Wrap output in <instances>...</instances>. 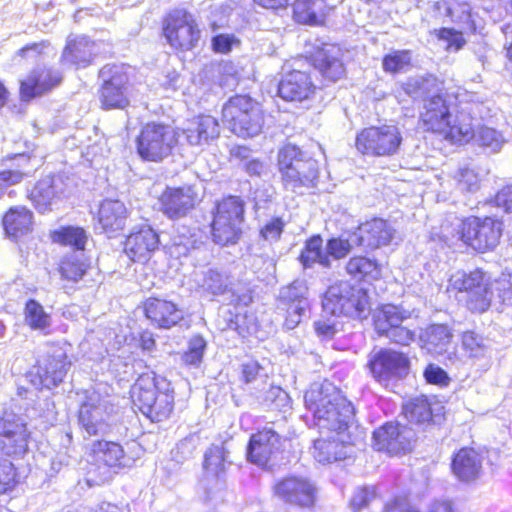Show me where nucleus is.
<instances>
[{"instance_id":"nucleus-1","label":"nucleus","mask_w":512,"mask_h":512,"mask_svg":"<svg viewBox=\"0 0 512 512\" xmlns=\"http://www.w3.org/2000/svg\"><path fill=\"white\" fill-rule=\"evenodd\" d=\"M306 408L313 413L319 430L337 435H355V411L352 403L341 396L331 383H314L304 395Z\"/></svg>"},{"instance_id":"nucleus-2","label":"nucleus","mask_w":512,"mask_h":512,"mask_svg":"<svg viewBox=\"0 0 512 512\" xmlns=\"http://www.w3.org/2000/svg\"><path fill=\"white\" fill-rule=\"evenodd\" d=\"M133 404L152 422L166 420L174 409L171 383L154 372L142 374L132 387Z\"/></svg>"},{"instance_id":"nucleus-3","label":"nucleus","mask_w":512,"mask_h":512,"mask_svg":"<svg viewBox=\"0 0 512 512\" xmlns=\"http://www.w3.org/2000/svg\"><path fill=\"white\" fill-rule=\"evenodd\" d=\"M403 90L410 97L424 101L421 119L426 130L446 131L451 114L440 94V84L435 77H411L403 84Z\"/></svg>"},{"instance_id":"nucleus-4","label":"nucleus","mask_w":512,"mask_h":512,"mask_svg":"<svg viewBox=\"0 0 512 512\" xmlns=\"http://www.w3.org/2000/svg\"><path fill=\"white\" fill-rule=\"evenodd\" d=\"M322 305L324 311L332 315L353 318L366 317L371 309L367 290L348 281H338L329 286Z\"/></svg>"},{"instance_id":"nucleus-5","label":"nucleus","mask_w":512,"mask_h":512,"mask_svg":"<svg viewBox=\"0 0 512 512\" xmlns=\"http://www.w3.org/2000/svg\"><path fill=\"white\" fill-rule=\"evenodd\" d=\"M223 121L241 137L258 135L264 124L260 104L249 95H235L223 105Z\"/></svg>"},{"instance_id":"nucleus-6","label":"nucleus","mask_w":512,"mask_h":512,"mask_svg":"<svg viewBox=\"0 0 512 512\" xmlns=\"http://www.w3.org/2000/svg\"><path fill=\"white\" fill-rule=\"evenodd\" d=\"M403 137L395 125H382L363 129L356 137L359 152L371 156H393L398 153Z\"/></svg>"},{"instance_id":"nucleus-7","label":"nucleus","mask_w":512,"mask_h":512,"mask_svg":"<svg viewBox=\"0 0 512 512\" xmlns=\"http://www.w3.org/2000/svg\"><path fill=\"white\" fill-rule=\"evenodd\" d=\"M136 142L137 152L142 159L158 162L171 153L176 143V131L168 125L147 123Z\"/></svg>"},{"instance_id":"nucleus-8","label":"nucleus","mask_w":512,"mask_h":512,"mask_svg":"<svg viewBox=\"0 0 512 512\" xmlns=\"http://www.w3.org/2000/svg\"><path fill=\"white\" fill-rule=\"evenodd\" d=\"M410 317L407 310L395 305H383L373 314L374 328L378 336L391 343L408 346L415 339V332L402 325Z\"/></svg>"},{"instance_id":"nucleus-9","label":"nucleus","mask_w":512,"mask_h":512,"mask_svg":"<svg viewBox=\"0 0 512 512\" xmlns=\"http://www.w3.org/2000/svg\"><path fill=\"white\" fill-rule=\"evenodd\" d=\"M452 285L459 291H465L467 306L473 312L486 311L493 297L490 277L476 269L470 273L457 272L451 277Z\"/></svg>"},{"instance_id":"nucleus-10","label":"nucleus","mask_w":512,"mask_h":512,"mask_svg":"<svg viewBox=\"0 0 512 512\" xmlns=\"http://www.w3.org/2000/svg\"><path fill=\"white\" fill-rule=\"evenodd\" d=\"M70 366L71 362L67 359L66 351L55 347L26 374V379L37 390L51 389L63 381Z\"/></svg>"},{"instance_id":"nucleus-11","label":"nucleus","mask_w":512,"mask_h":512,"mask_svg":"<svg viewBox=\"0 0 512 512\" xmlns=\"http://www.w3.org/2000/svg\"><path fill=\"white\" fill-rule=\"evenodd\" d=\"M501 223L486 217H470L462 221L460 239L479 252H486L497 246L501 237Z\"/></svg>"},{"instance_id":"nucleus-12","label":"nucleus","mask_w":512,"mask_h":512,"mask_svg":"<svg viewBox=\"0 0 512 512\" xmlns=\"http://www.w3.org/2000/svg\"><path fill=\"white\" fill-rule=\"evenodd\" d=\"M103 80L100 101L104 109H123L128 103L129 77L123 66L107 64L99 71Z\"/></svg>"},{"instance_id":"nucleus-13","label":"nucleus","mask_w":512,"mask_h":512,"mask_svg":"<svg viewBox=\"0 0 512 512\" xmlns=\"http://www.w3.org/2000/svg\"><path fill=\"white\" fill-rule=\"evenodd\" d=\"M163 30L168 43L181 50L192 49L200 38V31L195 20L184 9L170 12L165 19Z\"/></svg>"},{"instance_id":"nucleus-14","label":"nucleus","mask_w":512,"mask_h":512,"mask_svg":"<svg viewBox=\"0 0 512 512\" xmlns=\"http://www.w3.org/2000/svg\"><path fill=\"white\" fill-rule=\"evenodd\" d=\"M373 378L384 386L404 378L408 374L409 359L401 352L381 349L368 362Z\"/></svg>"},{"instance_id":"nucleus-15","label":"nucleus","mask_w":512,"mask_h":512,"mask_svg":"<svg viewBox=\"0 0 512 512\" xmlns=\"http://www.w3.org/2000/svg\"><path fill=\"white\" fill-rule=\"evenodd\" d=\"M229 455L230 452L224 444L220 446L213 445L204 455L203 467L206 477L207 479L211 477L216 480L215 490L208 486L205 488V501L214 507L224 501L225 483L221 480V477L225 473L226 466L231 464Z\"/></svg>"},{"instance_id":"nucleus-16","label":"nucleus","mask_w":512,"mask_h":512,"mask_svg":"<svg viewBox=\"0 0 512 512\" xmlns=\"http://www.w3.org/2000/svg\"><path fill=\"white\" fill-rule=\"evenodd\" d=\"M274 493L285 503L311 508L316 503L318 488L309 478L289 476L275 484Z\"/></svg>"},{"instance_id":"nucleus-17","label":"nucleus","mask_w":512,"mask_h":512,"mask_svg":"<svg viewBox=\"0 0 512 512\" xmlns=\"http://www.w3.org/2000/svg\"><path fill=\"white\" fill-rule=\"evenodd\" d=\"M110 405L98 395L90 396L78 411V422L88 436L105 435L110 431Z\"/></svg>"},{"instance_id":"nucleus-18","label":"nucleus","mask_w":512,"mask_h":512,"mask_svg":"<svg viewBox=\"0 0 512 512\" xmlns=\"http://www.w3.org/2000/svg\"><path fill=\"white\" fill-rule=\"evenodd\" d=\"M364 439V431L355 427V435H337L333 439H317L314 441L312 455L319 463H331L350 457L351 446L360 444Z\"/></svg>"},{"instance_id":"nucleus-19","label":"nucleus","mask_w":512,"mask_h":512,"mask_svg":"<svg viewBox=\"0 0 512 512\" xmlns=\"http://www.w3.org/2000/svg\"><path fill=\"white\" fill-rule=\"evenodd\" d=\"M415 433L411 428L399 423L388 422L373 433V445L378 451L396 455L411 449Z\"/></svg>"},{"instance_id":"nucleus-20","label":"nucleus","mask_w":512,"mask_h":512,"mask_svg":"<svg viewBox=\"0 0 512 512\" xmlns=\"http://www.w3.org/2000/svg\"><path fill=\"white\" fill-rule=\"evenodd\" d=\"M28 434L22 419L13 413L0 417V451L6 455H21L28 448Z\"/></svg>"},{"instance_id":"nucleus-21","label":"nucleus","mask_w":512,"mask_h":512,"mask_svg":"<svg viewBox=\"0 0 512 512\" xmlns=\"http://www.w3.org/2000/svg\"><path fill=\"white\" fill-rule=\"evenodd\" d=\"M359 247L375 250L389 245L397 234L394 225L384 219L374 218L361 224L355 231Z\"/></svg>"},{"instance_id":"nucleus-22","label":"nucleus","mask_w":512,"mask_h":512,"mask_svg":"<svg viewBox=\"0 0 512 512\" xmlns=\"http://www.w3.org/2000/svg\"><path fill=\"white\" fill-rule=\"evenodd\" d=\"M198 194L194 186L167 188L160 197L161 210L170 219L186 216L196 205Z\"/></svg>"},{"instance_id":"nucleus-23","label":"nucleus","mask_w":512,"mask_h":512,"mask_svg":"<svg viewBox=\"0 0 512 512\" xmlns=\"http://www.w3.org/2000/svg\"><path fill=\"white\" fill-rule=\"evenodd\" d=\"M308 288L303 281H294L280 290V302L286 306L287 316L284 325L287 329H294L301 321L309 307L307 300Z\"/></svg>"},{"instance_id":"nucleus-24","label":"nucleus","mask_w":512,"mask_h":512,"mask_svg":"<svg viewBox=\"0 0 512 512\" xmlns=\"http://www.w3.org/2000/svg\"><path fill=\"white\" fill-rule=\"evenodd\" d=\"M220 126L216 118L200 115L188 120L184 127L178 128L176 136H183L191 146H203L218 138Z\"/></svg>"},{"instance_id":"nucleus-25","label":"nucleus","mask_w":512,"mask_h":512,"mask_svg":"<svg viewBox=\"0 0 512 512\" xmlns=\"http://www.w3.org/2000/svg\"><path fill=\"white\" fill-rule=\"evenodd\" d=\"M280 439L278 432L265 427L252 435L247 447V459L258 466H266L279 451Z\"/></svg>"},{"instance_id":"nucleus-26","label":"nucleus","mask_w":512,"mask_h":512,"mask_svg":"<svg viewBox=\"0 0 512 512\" xmlns=\"http://www.w3.org/2000/svg\"><path fill=\"white\" fill-rule=\"evenodd\" d=\"M159 236L154 229L143 225L126 239L124 251L134 262H145L158 249Z\"/></svg>"},{"instance_id":"nucleus-27","label":"nucleus","mask_w":512,"mask_h":512,"mask_svg":"<svg viewBox=\"0 0 512 512\" xmlns=\"http://www.w3.org/2000/svg\"><path fill=\"white\" fill-rule=\"evenodd\" d=\"M62 76L58 71L42 67L33 70L21 81L20 96L24 101L41 96L60 84Z\"/></svg>"},{"instance_id":"nucleus-28","label":"nucleus","mask_w":512,"mask_h":512,"mask_svg":"<svg viewBox=\"0 0 512 512\" xmlns=\"http://www.w3.org/2000/svg\"><path fill=\"white\" fill-rule=\"evenodd\" d=\"M66 189L67 185L61 176H47L35 184L29 197L35 208L44 213L50 210L53 203L64 195Z\"/></svg>"},{"instance_id":"nucleus-29","label":"nucleus","mask_w":512,"mask_h":512,"mask_svg":"<svg viewBox=\"0 0 512 512\" xmlns=\"http://www.w3.org/2000/svg\"><path fill=\"white\" fill-rule=\"evenodd\" d=\"M315 91L309 73L293 70L283 76L278 85L279 96L286 101H303Z\"/></svg>"},{"instance_id":"nucleus-30","label":"nucleus","mask_w":512,"mask_h":512,"mask_svg":"<svg viewBox=\"0 0 512 512\" xmlns=\"http://www.w3.org/2000/svg\"><path fill=\"white\" fill-rule=\"evenodd\" d=\"M146 317L157 327L169 329L183 319V311L171 301L148 298L144 304Z\"/></svg>"},{"instance_id":"nucleus-31","label":"nucleus","mask_w":512,"mask_h":512,"mask_svg":"<svg viewBox=\"0 0 512 512\" xmlns=\"http://www.w3.org/2000/svg\"><path fill=\"white\" fill-rule=\"evenodd\" d=\"M343 51L334 44H325L314 55V66L329 81L335 82L345 74Z\"/></svg>"},{"instance_id":"nucleus-32","label":"nucleus","mask_w":512,"mask_h":512,"mask_svg":"<svg viewBox=\"0 0 512 512\" xmlns=\"http://www.w3.org/2000/svg\"><path fill=\"white\" fill-rule=\"evenodd\" d=\"M318 176V162L313 157H309L296 168L292 167L290 171H286L281 180L286 190L302 193L303 188L316 186Z\"/></svg>"},{"instance_id":"nucleus-33","label":"nucleus","mask_w":512,"mask_h":512,"mask_svg":"<svg viewBox=\"0 0 512 512\" xmlns=\"http://www.w3.org/2000/svg\"><path fill=\"white\" fill-rule=\"evenodd\" d=\"M202 287L213 295H222L231 293L229 302L231 304L248 305L251 296L243 294L239 295L233 288V282L230 275L226 271H220L216 268H210L203 274L201 283Z\"/></svg>"},{"instance_id":"nucleus-34","label":"nucleus","mask_w":512,"mask_h":512,"mask_svg":"<svg viewBox=\"0 0 512 512\" xmlns=\"http://www.w3.org/2000/svg\"><path fill=\"white\" fill-rule=\"evenodd\" d=\"M98 224L103 232L112 237L124 229L127 220V209L119 200H104L98 210Z\"/></svg>"},{"instance_id":"nucleus-35","label":"nucleus","mask_w":512,"mask_h":512,"mask_svg":"<svg viewBox=\"0 0 512 512\" xmlns=\"http://www.w3.org/2000/svg\"><path fill=\"white\" fill-rule=\"evenodd\" d=\"M452 471L461 481L475 480L482 471V457L474 449L462 448L453 457Z\"/></svg>"},{"instance_id":"nucleus-36","label":"nucleus","mask_w":512,"mask_h":512,"mask_svg":"<svg viewBox=\"0 0 512 512\" xmlns=\"http://www.w3.org/2000/svg\"><path fill=\"white\" fill-rule=\"evenodd\" d=\"M453 334L444 324H432L420 334L422 348L432 354H443L451 344Z\"/></svg>"},{"instance_id":"nucleus-37","label":"nucleus","mask_w":512,"mask_h":512,"mask_svg":"<svg viewBox=\"0 0 512 512\" xmlns=\"http://www.w3.org/2000/svg\"><path fill=\"white\" fill-rule=\"evenodd\" d=\"M32 226V213L25 207H13L3 217L7 236L18 238L27 234Z\"/></svg>"},{"instance_id":"nucleus-38","label":"nucleus","mask_w":512,"mask_h":512,"mask_svg":"<svg viewBox=\"0 0 512 512\" xmlns=\"http://www.w3.org/2000/svg\"><path fill=\"white\" fill-rule=\"evenodd\" d=\"M298 259L305 269L313 267L316 263L324 268L332 266V260L327 254L326 247H323V240L319 235L306 240Z\"/></svg>"},{"instance_id":"nucleus-39","label":"nucleus","mask_w":512,"mask_h":512,"mask_svg":"<svg viewBox=\"0 0 512 512\" xmlns=\"http://www.w3.org/2000/svg\"><path fill=\"white\" fill-rule=\"evenodd\" d=\"M91 455L93 461L97 464L116 467L122 465L124 450L116 442L100 440L92 444Z\"/></svg>"},{"instance_id":"nucleus-40","label":"nucleus","mask_w":512,"mask_h":512,"mask_svg":"<svg viewBox=\"0 0 512 512\" xmlns=\"http://www.w3.org/2000/svg\"><path fill=\"white\" fill-rule=\"evenodd\" d=\"M242 224L235 221H227V218L214 215L212 223L213 241L222 246L236 244L242 234Z\"/></svg>"},{"instance_id":"nucleus-41","label":"nucleus","mask_w":512,"mask_h":512,"mask_svg":"<svg viewBox=\"0 0 512 512\" xmlns=\"http://www.w3.org/2000/svg\"><path fill=\"white\" fill-rule=\"evenodd\" d=\"M25 323L32 329L44 334L50 333L52 317L44 307L36 300L27 301L24 309Z\"/></svg>"},{"instance_id":"nucleus-42","label":"nucleus","mask_w":512,"mask_h":512,"mask_svg":"<svg viewBox=\"0 0 512 512\" xmlns=\"http://www.w3.org/2000/svg\"><path fill=\"white\" fill-rule=\"evenodd\" d=\"M311 157L307 152L301 150L294 144H286L278 151V170L281 178L290 171L292 167H297L303 161Z\"/></svg>"},{"instance_id":"nucleus-43","label":"nucleus","mask_w":512,"mask_h":512,"mask_svg":"<svg viewBox=\"0 0 512 512\" xmlns=\"http://www.w3.org/2000/svg\"><path fill=\"white\" fill-rule=\"evenodd\" d=\"M412 67V51L393 50L386 54L382 59V68L386 73L398 74L406 73Z\"/></svg>"},{"instance_id":"nucleus-44","label":"nucleus","mask_w":512,"mask_h":512,"mask_svg":"<svg viewBox=\"0 0 512 512\" xmlns=\"http://www.w3.org/2000/svg\"><path fill=\"white\" fill-rule=\"evenodd\" d=\"M455 142H469L471 139L475 140L476 132L474 131V124L469 114L464 111L460 112L453 125L449 121V126L444 131Z\"/></svg>"},{"instance_id":"nucleus-45","label":"nucleus","mask_w":512,"mask_h":512,"mask_svg":"<svg viewBox=\"0 0 512 512\" xmlns=\"http://www.w3.org/2000/svg\"><path fill=\"white\" fill-rule=\"evenodd\" d=\"M403 413L408 421L417 424L429 422L432 419L431 406L425 396L413 398L404 404Z\"/></svg>"},{"instance_id":"nucleus-46","label":"nucleus","mask_w":512,"mask_h":512,"mask_svg":"<svg viewBox=\"0 0 512 512\" xmlns=\"http://www.w3.org/2000/svg\"><path fill=\"white\" fill-rule=\"evenodd\" d=\"M322 6V0H296L293 6L295 17L298 22L316 25L321 21Z\"/></svg>"},{"instance_id":"nucleus-47","label":"nucleus","mask_w":512,"mask_h":512,"mask_svg":"<svg viewBox=\"0 0 512 512\" xmlns=\"http://www.w3.org/2000/svg\"><path fill=\"white\" fill-rule=\"evenodd\" d=\"M92 57V45L82 38L74 43H69L65 48L62 58L65 62L86 66L90 63Z\"/></svg>"},{"instance_id":"nucleus-48","label":"nucleus","mask_w":512,"mask_h":512,"mask_svg":"<svg viewBox=\"0 0 512 512\" xmlns=\"http://www.w3.org/2000/svg\"><path fill=\"white\" fill-rule=\"evenodd\" d=\"M245 203L238 196H229L217 204L215 216L227 218L231 222H244Z\"/></svg>"},{"instance_id":"nucleus-49","label":"nucleus","mask_w":512,"mask_h":512,"mask_svg":"<svg viewBox=\"0 0 512 512\" xmlns=\"http://www.w3.org/2000/svg\"><path fill=\"white\" fill-rule=\"evenodd\" d=\"M346 271L355 278L367 276L376 278L379 274L377 262L363 256L351 258L346 265Z\"/></svg>"},{"instance_id":"nucleus-50","label":"nucleus","mask_w":512,"mask_h":512,"mask_svg":"<svg viewBox=\"0 0 512 512\" xmlns=\"http://www.w3.org/2000/svg\"><path fill=\"white\" fill-rule=\"evenodd\" d=\"M355 238H357V235L353 232L347 238L334 237L329 239L326 243V251L329 258L339 260L346 257L353 247H359V242L354 241Z\"/></svg>"},{"instance_id":"nucleus-51","label":"nucleus","mask_w":512,"mask_h":512,"mask_svg":"<svg viewBox=\"0 0 512 512\" xmlns=\"http://www.w3.org/2000/svg\"><path fill=\"white\" fill-rule=\"evenodd\" d=\"M53 239L55 242L63 245H69L77 250H83L87 236L82 228L66 227L54 233Z\"/></svg>"},{"instance_id":"nucleus-52","label":"nucleus","mask_w":512,"mask_h":512,"mask_svg":"<svg viewBox=\"0 0 512 512\" xmlns=\"http://www.w3.org/2000/svg\"><path fill=\"white\" fill-rule=\"evenodd\" d=\"M462 345L470 357L481 358L486 356L490 348L488 341L474 331H466L462 336Z\"/></svg>"},{"instance_id":"nucleus-53","label":"nucleus","mask_w":512,"mask_h":512,"mask_svg":"<svg viewBox=\"0 0 512 512\" xmlns=\"http://www.w3.org/2000/svg\"><path fill=\"white\" fill-rule=\"evenodd\" d=\"M59 270L64 279L77 282L85 274L86 266L76 254H72L63 258Z\"/></svg>"},{"instance_id":"nucleus-54","label":"nucleus","mask_w":512,"mask_h":512,"mask_svg":"<svg viewBox=\"0 0 512 512\" xmlns=\"http://www.w3.org/2000/svg\"><path fill=\"white\" fill-rule=\"evenodd\" d=\"M475 142L479 146L490 149L491 152H498L504 143V139L495 129L481 127L476 132Z\"/></svg>"},{"instance_id":"nucleus-55","label":"nucleus","mask_w":512,"mask_h":512,"mask_svg":"<svg viewBox=\"0 0 512 512\" xmlns=\"http://www.w3.org/2000/svg\"><path fill=\"white\" fill-rule=\"evenodd\" d=\"M262 403L268 408L283 410L289 406V396L280 387L270 386L263 394Z\"/></svg>"},{"instance_id":"nucleus-56","label":"nucleus","mask_w":512,"mask_h":512,"mask_svg":"<svg viewBox=\"0 0 512 512\" xmlns=\"http://www.w3.org/2000/svg\"><path fill=\"white\" fill-rule=\"evenodd\" d=\"M205 347L206 342L202 337H193L189 342L188 351L182 356L183 362L187 365H199L202 361Z\"/></svg>"},{"instance_id":"nucleus-57","label":"nucleus","mask_w":512,"mask_h":512,"mask_svg":"<svg viewBox=\"0 0 512 512\" xmlns=\"http://www.w3.org/2000/svg\"><path fill=\"white\" fill-rule=\"evenodd\" d=\"M285 222L280 217H274L263 225L260 235L269 242H276L280 239L284 230Z\"/></svg>"},{"instance_id":"nucleus-58","label":"nucleus","mask_w":512,"mask_h":512,"mask_svg":"<svg viewBox=\"0 0 512 512\" xmlns=\"http://www.w3.org/2000/svg\"><path fill=\"white\" fill-rule=\"evenodd\" d=\"M375 498L376 491L374 487H361L354 492L350 501V506L354 511H359L366 507Z\"/></svg>"},{"instance_id":"nucleus-59","label":"nucleus","mask_w":512,"mask_h":512,"mask_svg":"<svg viewBox=\"0 0 512 512\" xmlns=\"http://www.w3.org/2000/svg\"><path fill=\"white\" fill-rule=\"evenodd\" d=\"M457 184L461 191L473 192L478 189V176L477 174L468 168L459 170L457 173Z\"/></svg>"},{"instance_id":"nucleus-60","label":"nucleus","mask_w":512,"mask_h":512,"mask_svg":"<svg viewBox=\"0 0 512 512\" xmlns=\"http://www.w3.org/2000/svg\"><path fill=\"white\" fill-rule=\"evenodd\" d=\"M15 469L9 460L0 462V494L6 493L14 486Z\"/></svg>"},{"instance_id":"nucleus-61","label":"nucleus","mask_w":512,"mask_h":512,"mask_svg":"<svg viewBox=\"0 0 512 512\" xmlns=\"http://www.w3.org/2000/svg\"><path fill=\"white\" fill-rule=\"evenodd\" d=\"M239 41L232 34H219L212 38V48L217 53L226 54L231 51L234 44Z\"/></svg>"},{"instance_id":"nucleus-62","label":"nucleus","mask_w":512,"mask_h":512,"mask_svg":"<svg viewBox=\"0 0 512 512\" xmlns=\"http://www.w3.org/2000/svg\"><path fill=\"white\" fill-rule=\"evenodd\" d=\"M424 377L428 383L437 385H447L449 380L447 373L442 368L434 364H429L426 367Z\"/></svg>"},{"instance_id":"nucleus-63","label":"nucleus","mask_w":512,"mask_h":512,"mask_svg":"<svg viewBox=\"0 0 512 512\" xmlns=\"http://www.w3.org/2000/svg\"><path fill=\"white\" fill-rule=\"evenodd\" d=\"M23 173L19 170H3L0 172V192L12 185L20 183Z\"/></svg>"},{"instance_id":"nucleus-64","label":"nucleus","mask_w":512,"mask_h":512,"mask_svg":"<svg viewBox=\"0 0 512 512\" xmlns=\"http://www.w3.org/2000/svg\"><path fill=\"white\" fill-rule=\"evenodd\" d=\"M495 203L505 212H512V184L502 188L495 196Z\"/></svg>"}]
</instances>
